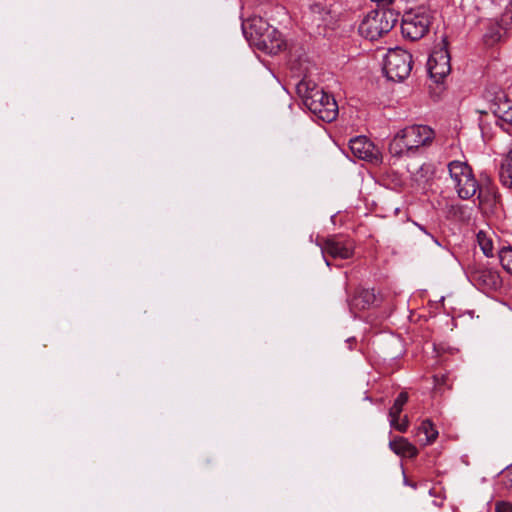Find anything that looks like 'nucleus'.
<instances>
[{"label": "nucleus", "instance_id": "nucleus-1", "mask_svg": "<svg viewBox=\"0 0 512 512\" xmlns=\"http://www.w3.org/2000/svg\"><path fill=\"white\" fill-rule=\"evenodd\" d=\"M296 94L303 106L317 118L325 122H332L337 118L339 109L336 100L314 82L301 80L296 85Z\"/></svg>", "mask_w": 512, "mask_h": 512}, {"label": "nucleus", "instance_id": "nucleus-2", "mask_svg": "<svg viewBox=\"0 0 512 512\" xmlns=\"http://www.w3.org/2000/svg\"><path fill=\"white\" fill-rule=\"evenodd\" d=\"M398 22V14L390 9L369 12L359 25V33L371 41L390 32Z\"/></svg>", "mask_w": 512, "mask_h": 512}, {"label": "nucleus", "instance_id": "nucleus-3", "mask_svg": "<svg viewBox=\"0 0 512 512\" xmlns=\"http://www.w3.org/2000/svg\"><path fill=\"white\" fill-rule=\"evenodd\" d=\"M453 186L461 199H470L480 189L471 167L462 161H452L448 165Z\"/></svg>", "mask_w": 512, "mask_h": 512}, {"label": "nucleus", "instance_id": "nucleus-4", "mask_svg": "<svg viewBox=\"0 0 512 512\" xmlns=\"http://www.w3.org/2000/svg\"><path fill=\"white\" fill-rule=\"evenodd\" d=\"M412 55L402 49H390L384 60V72L392 81H402L410 75L412 70Z\"/></svg>", "mask_w": 512, "mask_h": 512}, {"label": "nucleus", "instance_id": "nucleus-5", "mask_svg": "<svg viewBox=\"0 0 512 512\" xmlns=\"http://www.w3.org/2000/svg\"><path fill=\"white\" fill-rule=\"evenodd\" d=\"M430 24V12L419 8L404 14L401 31L405 38L415 41L421 39L428 32Z\"/></svg>", "mask_w": 512, "mask_h": 512}, {"label": "nucleus", "instance_id": "nucleus-6", "mask_svg": "<svg viewBox=\"0 0 512 512\" xmlns=\"http://www.w3.org/2000/svg\"><path fill=\"white\" fill-rule=\"evenodd\" d=\"M427 69L436 83L441 82L450 73V55L445 39L434 47L427 61Z\"/></svg>", "mask_w": 512, "mask_h": 512}, {"label": "nucleus", "instance_id": "nucleus-7", "mask_svg": "<svg viewBox=\"0 0 512 512\" xmlns=\"http://www.w3.org/2000/svg\"><path fill=\"white\" fill-rule=\"evenodd\" d=\"M316 241L324 257L328 255L334 259H349L354 255L355 244L351 239L329 236L317 238Z\"/></svg>", "mask_w": 512, "mask_h": 512}, {"label": "nucleus", "instance_id": "nucleus-8", "mask_svg": "<svg viewBox=\"0 0 512 512\" xmlns=\"http://www.w3.org/2000/svg\"><path fill=\"white\" fill-rule=\"evenodd\" d=\"M248 41L251 45L269 54H277L286 48V41L276 30L271 29L266 32H247Z\"/></svg>", "mask_w": 512, "mask_h": 512}, {"label": "nucleus", "instance_id": "nucleus-9", "mask_svg": "<svg viewBox=\"0 0 512 512\" xmlns=\"http://www.w3.org/2000/svg\"><path fill=\"white\" fill-rule=\"evenodd\" d=\"M471 281L483 290H496L501 285V278L497 270L482 263L469 266Z\"/></svg>", "mask_w": 512, "mask_h": 512}, {"label": "nucleus", "instance_id": "nucleus-10", "mask_svg": "<svg viewBox=\"0 0 512 512\" xmlns=\"http://www.w3.org/2000/svg\"><path fill=\"white\" fill-rule=\"evenodd\" d=\"M349 148L354 157L370 163H380V150L365 136H357L350 140Z\"/></svg>", "mask_w": 512, "mask_h": 512}, {"label": "nucleus", "instance_id": "nucleus-11", "mask_svg": "<svg viewBox=\"0 0 512 512\" xmlns=\"http://www.w3.org/2000/svg\"><path fill=\"white\" fill-rule=\"evenodd\" d=\"M402 132L411 150L430 144L434 138V131L426 125L408 126Z\"/></svg>", "mask_w": 512, "mask_h": 512}, {"label": "nucleus", "instance_id": "nucleus-12", "mask_svg": "<svg viewBox=\"0 0 512 512\" xmlns=\"http://www.w3.org/2000/svg\"><path fill=\"white\" fill-rule=\"evenodd\" d=\"M461 8L467 14L479 19H486L500 9V4L496 0H461Z\"/></svg>", "mask_w": 512, "mask_h": 512}, {"label": "nucleus", "instance_id": "nucleus-13", "mask_svg": "<svg viewBox=\"0 0 512 512\" xmlns=\"http://www.w3.org/2000/svg\"><path fill=\"white\" fill-rule=\"evenodd\" d=\"M479 206L485 214H498L501 210L500 195L495 186L487 184L478 190Z\"/></svg>", "mask_w": 512, "mask_h": 512}, {"label": "nucleus", "instance_id": "nucleus-14", "mask_svg": "<svg viewBox=\"0 0 512 512\" xmlns=\"http://www.w3.org/2000/svg\"><path fill=\"white\" fill-rule=\"evenodd\" d=\"M490 108L499 120L512 124V99L507 94L497 93Z\"/></svg>", "mask_w": 512, "mask_h": 512}, {"label": "nucleus", "instance_id": "nucleus-15", "mask_svg": "<svg viewBox=\"0 0 512 512\" xmlns=\"http://www.w3.org/2000/svg\"><path fill=\"white\" fill-rule=\"evenodd\" d=\"M390 449L402 457L414 458L418 455L417 448L406 438L396 437L389 442Z\"/></svg>", "mask_w": 512, "mask_h": 512}, {"label": "nucleus", "instance_id": "nucleus-16", "mask_svg": "<svg viewBox=\"0 0 512 512\" xmlns=\"http://www.w3.org/2000/svg\"><path fill=\"white\" fill-rule=\"evenodd\" d=\"M269 27L267 21L260 16H252L242 23V30L247 39L249 36L247 32H266Z\"/></svg>", "mask_w": 512, "mask_h": 512}, {"label": "nucleus", "instance_id": "nucleus-17", "mask_svg": "<svg viewBox=\"0 0 512 512\" xmlns=\"http://www.w3.org/2000/svg\"><path fill=\"white\" fill-rule=\"evenodd\" d=\"M499 178L504 186L512 188V149L502 160L499 171Z\"/></svg>", "mask_w": 512, "mask_h": 512}, {"label": "nucleus", "instance_id": "nucleus-18", "mask_svg": "<svg viewBox=\"0 0 512 512\" xmlns=\"http://www.w3.org/2000/svg\"><path fill=\"white\" fill-rule=\"evenodd\" d=\"M408 151H411V148L403 137L402 130H400L391 140L389 144V152L392 156L400 157Z\"/></svg>", "mask_w": 512, "mask_h": 512}, {"label": "nucleus", "instance_id": "nucleus-19", "mask_svg": "<svg viewBox=\"0 0 512 512\" xmlns=\"http://www.w3.org/2000/svg\"><path fill=\"white\" fill-rule=\"evenodd\" d=\"M375 300V295L368 289H360L351 300V304L357 308L365 309Z\"/></svg>", "mask_w": 512, "mask_h": 512}, {"label": "nucleus", "instance_id": "nucleus-20", "mask_svg": "<svg viewBox=\"0 0 512 512\" xmlns=\"http://www.w3.org/2000/svg\"><path fill=\"white\" fill-rule=\"evenodd\" d=\"M492 234L493 233L490 231L480 230L476 235L481 250L488 257L493 256L494 247Z\"/></svg>", "mask_w": 512, "mask_h": 512}, {"label": "nucleus", "instance_id": "nucleus-21", "mask_svg": "<svg viewBox=\"0 0 512 512\" xmlns=\"http://www.w3.org/2000/svg\"><path fill=\"white\" fill-rule=\"evenodd\" d=\"M418 434H424L425 438L421 439L424 445L432 444L438 437V431L430 420H424L418 428Z\"/></svg>", "mask_w": 512, "mask_h": 512}, {"label": "nucleus", "instance_id": "nucleus-22", "mask_svg": "<svg viewBox=\"0 0 512 512\" xmlns=\"http://www.w3.org/2000/svg\"><path fill=\"white\" fill-rule=\"evenodd\" d=\"M407 401H408L407 392H401L397 396L392 407L389 410V418L400 417V413L402 412V409H403L404 405L407 403Z\"/></svg>", "mask_w": 512, "mask_h": 512}, {"label": "nucleus", "instance_id": "nucleus-23", "mask_svg": "<svg viewBox=\"0 0 512 512\" xmlns=\"http://www.w3.org/2000/svg\"><path fill=\"white\" fill-rule=\"evenodd\" d=\"M502 267L512 275V248H504L499 254Z\"/></svg>", "mask_w": 512, "mask_h": 512}, {"label": "nucleus", "instance_id": "nucleus-24", "mask_svg": "<svg viewBox=\"0 0 512 512\" xmlns=\"http://www.w3.org/2000/svg\"><path fill=\"white\" fill-rule=\"evenodd\" d=\"M390 419V425L396 429L399 432H406L409 427V421L407 416H405L402 420L399 419V417L395 418H389Z\"/></svg>", "mask_w": 512, "mask_h": 512}, {"label": "nucleus", "instance_id": "nucleus-25", "mask_svg": "<svg viewBox=\"0 0 512 512\" xmlns=\"http://www.w3.org/2000/svg\"><path fill=\"white\" fill-rule=\"evenodd\" d=\"M501 474L504 486L508 489H512V466L507 467Z\"/></svg>", "mask_w": 512, "mask_h": 512}, {"label": "nucleus", "instance_id": "nucleus-26", "mask_svg": "<svg viewBox=\"0 0 512 512\" xmlns=\"http://www.w3.org/2000/svg\"><path fill=\"white\" fill-rule=\"evenodd\" d=\"M496 512H512V504L506 501H500L496 503Z\"/></svg>", "mask_w": 512, "mask_h": 512}, {"label": "nucleus", "instance_id": "nucleus-27", "mask_svg": "<svg viewBox=\"0 0 512 512\" xmlns=\"http://www.w3.org/2000/svg\"><path fill=\"white\" fill-rule=\"evenodd\" d=\"M434 383H435V387H438L442 384H444L445 382V377L442 375V376H438V375H434Z\"/></svg>", "mask_w": 512, "mask_h": 512}, {"label": "nucleus", "instance_id": "nucleus-28", "mask_svg": "<svg viewBox=\"0 0 512 512\" xmlns=\"http://www.w3.org/2000/svg\"><path fill=\"white\" fill-rule=\"evenodd\" d=\"M419 228H420V230H422L425 234L429 235V236L431 237V239H432V240H433L437 245H440V244H439V242H438V240H437L434 236L430 235V234L425 230V228H424L423 226H420V225H419Z\"/></svg>", "mask_w": 512, "mask_h": 512}, {"label": "nucleus", "instance_id": "nucleus-29", "mask_svg": "<svg viewBox=\"0 0 512 512\" xmlns=\"http://www.w3.org/2000/svg\"><path fill=\"white\" fill-rule=\"evenodd\" d=\"M317 8H320V5L313 6V10H316Z\"/></svg>", "mask_w": 512, "mask_h": 512}]
</instances>
